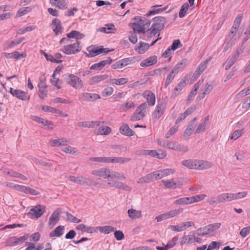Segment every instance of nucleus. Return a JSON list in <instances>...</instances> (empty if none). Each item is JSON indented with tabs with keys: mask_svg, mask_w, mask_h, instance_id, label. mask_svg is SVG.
Masks as SVG:
<instances>
[{
	"mask_svg": "<svg viewBox=\"0 0 250 250\" xmlns=\"http://www.w3.org/2000/svg\"><path fill=\"white\" fill-rule=\"evenodd\" d=\"M156 23L153 24L151 28L146 31L148 38H151L159 33L165 26L166 19L164 17H157L153 19Z\"/></svg>",
	"mask_w": 250,
	"mask_h": 250,
	"instance_id": "f257e3e1",
	"label": "nucleus"
},
{
	"mask_svg": "<svg viewBox=\"0 0 250 250\" xmlns=\"http://www.w3.org/2000/svg\"><path fill=\"white\" fill-rule=\"evenodd\" d=\"M90 160L92 161L98 162L100 163L123 164L129 162L130 161L131 159L129 158L122 157H92Z\"/></svg>",
	"mask_w": 250,
	"mask_h": 250,
	"instance_id": "f03ea898",
	"label": "nucleus"
},
{
	"mask_svg": "<svg viewBox=\"0 0 250 250\" xmlns=\"http://www.w3.org/2000/svg\"><path fill=\"white\" fill-rule=\"evenodd\" d=\"M137 20L136 22L132 24L131 28L135 33H145V26L149 25L150 23L149 21L145 18H136Z\"/></svg>",
	"mask_w": 250,
	"mask_h": 250,
	"instance_id": "7ed1b4c3",
	"label": "nucleus"
},
{
	"mask_svg": "<svg viewBox=\"0 0 250 250\" xmlns=\"http://www.w3.org/2000/svg\"><path fill=\"white\" fill-rule=\"evenodd\" d=\"M66 80L67 83L75 89H80L83 86V81L75 75L69 74Z\"/></svg>",
	"mask_w": 250,
	"mask_h": 250,
	"instance_id": "20e7f679",
	"label": "nucleus"
},
{
	"mask_svg": "<svg viewBox=\"0 0 250 250\" xmlns=\"http://www.w3.org/2000/svg\"><path fill=\"white\" fill-rule=\"evenodd\" d=\"M80 44V41H77L74 43L64 45L62 48V51L67 55L76 54L79 52L81 50Z\"/></svg>",
	"mask_w": 250,
	"mask_h": 250,
	"instance_id": "39448f33",
	"label": "nucleus"
},
{
	"mask_svg": "<svg viewBox=\"0 0 250 250\" xmlns=\"http://www.w3.org/2000/svg\"><path fill=\"white\" fill-rule=\"evenodd\" d=\"M146 104L144 103L140 105L136 109L135 112L131 117V120L133 121L142 119L146 115Z\"/></svg>",
	"mask_w": 250,
	"mask_h": 250,
	"instance_id": "423d86ee",
	"label": "nucleus"
},
{
	"mask_svg": "<svg viewBox=\"0 0 250 250\" xmlns=\"http://www.w3.org/2000/svg\"><path fill=\"white\" fill-rule=\"evenodd\" d=\"M28 234H25L24 235L19 238L15 236L10 237L7 240V245L10 247L16 246L23 243L28 238Z\"/></svg>",
	"mask_w": 250,
	"mask_h": 250,
	"instance_id": "0eeeda50",
	"label": "nucleus"
},
{
	"mask_svg": "<svg viewBox=\"0 0 250 250\" xmlns=\"http://www.w3.org/2000/svg\"><path fill=\"white\" fill-rule=\"evenodd\" d=\"M166 105V103L164 101L158 102L156 109L152 114L153 118L156 120L159 119L164 114Z\"/></svg>",
	"mask_w": 250,
	"mask_h": 250,
	"instance_id": "6e6552de",
	"label": "nucleus"
},
{
	"mask_svg": "<svg viewBox=\"0 0 250 250\" xmlns=\"http://www.w3.org/2000/svg\"><path fill=\"white\" fill-rule=\"evenodd\" d=\"M89 53L87 55L89 57L96 56L102 53H106L109 51L108 48H104L103 46L94 47L90 46L87 48Z\"/></svg>",
	"mask_w": 250,
	"mask_h": 250,
	"instance_id": "1a4fd4ad",
	"label": "nucleus"
},
{
	"mask_svg": "<svg viewBox=\"0 0 250 250\" xmlns=\"http://www.w3.org/2000/svg\"><path fill=\"white\" fill-rule=\"evenodd\" d=\"M143 154L144 155H148L152 157L157 158L159 159H162L167 156L166 151L162 150H144Z\"/></svg>",
	"mask_w": 250,
	"mask_h": 250,
	"instance_id": "9d476101",
	"label": "nucleus"
},
{
	"mask_svg": "<svg viewBox=\"0 0 250 250\" xmlns=\"http://www.w3.org/2000/svg\"><path fill=\"white\" fill-rule=\"evenodd\" d=\"M45 211V207L42 205H38L31 208L28 214L32 218H38L41 217Z\"/></svg>",
	"mask_w": 250,
	"mask_h": 250,
	"instance_id": "9b49d317",
	"label": "nucleus"
},
{
	"mask_svg": "<svg viewBox=\"0 0 250 250\" xmlns=\"http://www.w3.org/2000/svg\"><path fill=\"white\" fill-rule=\"evenodd\" d=\"M175 171L174 169L167 168L154 171L153 172V175H154V180H156L173 174Z\"/></svg>",
	"mask_w": 250,
	"mask_h": 250,
	"instance_id": "f8f14e48",
	"label": "nucleus"
},
{
	"mask_svg": "<svg viewBox=\"0 0 250 250\" xmlns=\"http://www.w3.org/2000/svg\"><path fill=\"white\" fill-rule=\"evenodd\" d=\"M9 92L13 96L22 100H26L29 99L26 92L20 89H14L13 88H10Z\"/></svg>",
	"mask_w": 250,
	"mask_h": 250,
	"instance_id": "ddd939ff",
	"label": "nucleus"
},
{
	"mask_svg": "<svg viewBox=\"0 0 250 250\" xmlns=\"http://www.w3.org/2000/svg\"><path fill=\"white\" fill-rule=\"evenodd\" d=\"M101 124L99 125H96L95 127H99L98 129L95 130V133L96 135H107L109 134L111 131V128L107 126L104 125V122L99 121Z\"/></svg>",
	"mask_w": 250,
	"mask_h": 250,
	"instance_id": "4468645a",
	"label": "nucleus"
},
{
	"mask_svg": "<svg viewBox=\"0 0 250 250\" xmlns=\"http://www.w3.org/2000/svg\"><path fill=\"white\" fill-rule=\"evenodd\" d=\"M210 59L206 60L202 62L198 66L195 72H194L193 77L194 79H197L200 75L205 71L207 67L208 63Z\"/></svg>",
	"mask_w": 250,
	"mask_h": 250,
	"instance_id": "2eb2a0df",
	"label": "nucleus"
},
{
	"mask_svg": "<svg viewBox=\"0 0 250 250\" xmlns=\"http://www.w3.org/2000/svg\"><path fill=\"white\" fill-rule=\"evenodd\" d=\"M108 78V76L106 74L96 75L90 78L87 83L89 85H94L104 81Z\"/></svg>",
	"mask_w": 250,
	"mask_h": 250,
	"instance_id": "dca6fc26",
	"label": "nucleus"
},
{
	"mask_svg": "<svg viewBox=\"0 0 250 250\" xmlns=\"http://www.w3.org/2000/svg\"><path fill=\"white\" fill-rule=\"evenodd\" d=\"M81 98L85 101H94L101 98L99 94L96 93H83L80 95Z\"/></svg>",
	"mask_w": 250,
	"mask_h": 250,
	"instance_id": "f3484780",
	"label": "nucleus"
},
{
	"mask_svg": "<svg viewBox=\"0 0 250 250\" xmlns=\"http://www.w3.org/2000/svg\"><path fill=\"white\" fill-rule=\"evenodd\" d=\"M143 96L146 100L149 105H154L156 101V98L155 95L151 91L146 90L144 92Z\"/></svg>",
	"mask_w": 250,
	"mask_h": 250,
	"instance_id": "a211bd4d",
	"label": "nucleus"
},
{
	"mask_svg": "<svg viewBox=\"0 0 250 250\" xmlns=\"http://www.w3.org/2000/svg\"><path fill=\"white\" fill-rule=\"evenodd\" d=\"M92 174L97 176L106 178L110 176V170L105 168H102L93 170Z\"/></svg>",
	"mask_w": 250,
	"mask_h": 250,
	"instance_id": "6ab92c4d",
	"label": "nucleus"
},
{
	"mask_svg": "<svg viewBox=\"0 0 250 250\" xmlns=\"http://www.w3.org/2000/svg\"><path fill=\"white\" fill-rule=\"evenodd\" d=\"M69 140L65 138H62L58 139H54L50 141V144L52 146L58 147L59 146H67Z\"/></svg>",
	"mask_w": 250,
	"mask_h": 250,
	"instance_id": "aec40b11",
	"label": "nucleus"
},
{
	"mask_svg": "<svg viewBox=\"0 0 250 250\" xmlns=\"http://www.w3.org/2000/svg\"><path fill=\"white\" fill-rule=\"evenodd\" d=\"M31 119L33 121L42 124V125L47 126L49 129H52L53 128V124L52 122L45 120L43 118H42L36 116H32L31 117Z\"/></svg>",
	"mask_w": 250,
	"mask_h": 250,
	"instance_id": "412c9836",
	"label": "nucleus"
},
{
	"mask_svg": "<svg viewBox=\"0 0 250 250\" xmlns=\"http://www.w3.org/2000/svg\"><path fill=\"white\" fill-rule=\"evenodd\" d=\"M107 186L110 188H115L123 189L124 190L127 191L130 190V187L124 185L123 183L117 181H114L112 182H108L107 183Z\"/></svg>",
	"mask_w": 250,
	"mask_h": 250,
	"instance_id": "4be33fe9",
	"label": "nucleus"
},
{
	"mask_svg": "<svg viewBox=\"0 0 250 250\" xmlns=\"http://www.w3.org/2000/svg\"><path fill=\"white\" fill-rule=\"evenodd\" d=\"M52 28L56 35L61 34L62 32V28L60 20L55 18L52 22Z\"/></svg>",
	"mask_w": 250,
	"mask_h": 250,
	"instance_id": "5701e85b",
	"label": "nucleus"
},
{
	"mask_svg": "<svg viewBox=\"0 0 250 250\" xmlns=\"http://www.w3.org/2000/svg\"><path fill=\"white\" fill-rule=\"evenodd\" d=\"M157 62V56H152L143 60L140 63V65L142 67H148L156 64Z\"/></svg>",
	"mask_w": 250,
	"mask_h": 250,
	"instance_id": "b1692460",
	"label": "nucleus"
},
{
	"mask_svg": "<svg viewBox=\"0 0 250 250\" xmlns=\"http://www.w3.org/2000/svg\"><path fill=\"white\" fill-rule=\"evenodd\" d=\"M68 178L72 182L80 185H88L90 184L91 181L85 178H83L82 176H79L75 177L74 176H69Z\"/></svg>",
	"mask_w": 250,
	"mask_h": 250,
	"instance_id": "393cba45",
	"label": "nucleus"
},
{
	"mask_svg": "<svg viewBox=\"0 0 250 250\" xmlns=\"http://www.w3.org/2000/svg\"><path fill=\"white\" fill-rule=\"evenodd\" d=\"M212 166V163L209 161L197 159L196 169L204 170L211 167Z\"/></svg>",
	"mask_w": 250,
	"mask_h": 250,
	"instance_id": "a878e982",
	"label": "nucleus"
},
{
	"mask_svg": "<svg viewBox=\"0 0 250 250\" xmlns=\"http://www.w3.org/2000/svg\"><path fill=\"white\" fill-rule=\"evenodd\" d=\"M233 200L232 193H222L217 196L218 203L230 202Z\"/></svg>",
	"mask_w": 250,
	"mask_h": 250,
	"instance_id": "bb28decb",
	"label": "nucleus"
},
{
	"mask_svg": "<svg viewBox=\"0 0 250 250\" xmlns=\"http://www.w3.org/2000/svg\"><path fill=\"white\" fill-rule=\"evenodd\" d=\"M60 214L58 210H55L49 218L48 225L51 228L54 227L60 219Z\"/></svg>",
	"mask_w": 250,
	"mask_h": 250,
	"instance_id": "cd10ccee",
	"label": "nucleus"
},
{
	"mask_svg": "<svg viewBox=\"0 0 250 250\" xmlns=\"http://www.w3.org/2000/svg\"><path fill=\"white\" fill-rule=\"evenodd\" d=\"M165 146L169 148V149H171L177 151H187L188 150V147L187 146L177 145L175 143L173 142H167Z\"/></svg>",
	"mask_w": 250,
	"mask_h": 250,
	"instance_id": "c85d7f7f",
	"label": "nucleus"
},
{
	"mask_svg": "<svg viewBox=\"0 0 250 250\" xmlns=\"http://www.w3.org/2000/svg\"><path fill=\"white\" fill-rule=\"evenodd\" d=\"M197 159H188L183 160L182 165L189 169H196Z\"/></svg>",
	"mask_w": 250,
	"mask_h": 250,
	"instance_id": "c756f323",
	"label": "nucleus"
},
{
	"mask_svg": "<svg viewBox=\"0 0 250 250\" xmlns=\"http://www.w3.org/2000/svg\"><path fill=\"white\" fill-rule=\"evenodd\" d=\"M100 124L98 121H84L79 122L78 124V125L80 127L93 128L96 125H100Z\"/></svg>",
	"mask_w": 250,
	"mask_h": 250,
	"instance_id": "7c9ffc66",
	"label": "nucleus"
},
{
	"mask_svg": "<svg viewBox=\"0 0 250 250\" xmlns=\"http://www.w3.org/2000/svg\"><path fill=\"white\" fill-rule=\"evenodd\" d=\"M127 213L129 217L132 220L137 219L142 217L141 211L132 208L128 209Z\"/></svg>",
	"mask_w": 250,
	"mask_h": 250,
	"instance_id": "2f4dec72",
	"label": "nucleus"
},
{
	"mask_svg": "<svg viewBox=\"0 0 250 250\" xmlns=\"http://www.w3.org/2000/svg\"><path fill=\"white\" fill-rule=\"evenodd\" d=\"M112 60L108 59L104 60L99 63H95L93 64L90 67V69L91 70L93 69H98L100 70L103 67H104L107 64H110L111 63Z\"/></svg>",
	"mask_w": 250,
	"mask_h": 250,
	"instance_id": "473e14b6",
	"label": "nucleus"
},
{
	"mask_svg": "<svg viewBox=\"0 0 250 250\" xmlns=\"http://www.w3.org/2000/svg\"><path fill=\"white\" fill-rule=\"evenodd\" d=\"M196 119L195 118L194 120L191 121L188 125L187 128L186 129L184 132V136L188 137L191 135L193 130L195 128V122Z\"/></svg>",
	"mask_w": 250,
	"mask_h": 250,
	"instance_id": "72a5a7b5",
	"label": "nucleus"
},
{
	"mask_svg": "<svg viewBox=\"0 0 250 250\" xmlns=\"http://www.w3.org/2000/svg\"><path fill=\"white\" fill-rule=\"evenodd\" d=\"M50 3L61 9H66L67 4L65 0H50Z\"/></svg>",
	"mask_w": 250,
	"mask_h": 250,
	"instance_id": "f704fd0d",
	"label": "nucleus"
},
{
	"mask_svg": "<svg viewBox=\"0 0 250 250\" xmlns=\"http://www.w3.org/2000/svg\"><path fill=\"white\" fill-rule=\"evenodd\" d=\"M149 45L148 43L141 42L139 45L135 47V50L140 54L145 53L148 49Z\"/></svg>",
	"mask_w": 250,
	"mask_h": 250,
	"instance_id": "c9c22d12",
	"label": "nucleus"
},
{
	"mask_svg": "<svg viewBox=\"0 0 250 250\" xmlns=\"http://www.w3.org/2000/svg\"><path fill=\"white\" fill-rule=\"evenodd\" d=\"M64 229V226H59L54 229V230L50 233L49 236L50 237H59L63 234Z\"/></svg>",
	"mask_w": 250,
	"mask_h": 250,
	"instance_id": "e433bc0d",
	"label": "nucleus"
},
{
	"mask_svg": "<svg viewBox=\"0 0 250 250\" xmlns=\"http://www.w3.org/2000/svg\"><path fill=\"white\" fill-rule=\"evenodd\" d=\"M154 180V175H153V172H152L139 178L137 182L141 184L148 183Z\"/></svg>",
	"mask_w": 250,
	"mask_h": 250,
	"instance_id": "4c0bfd02",
	"label": "nucleus"
},
{
	"mask_svg": "<svg viewBox=\"0 0 250 250\" xmlns=\"http://www.w3.org/2000/svg\"><path fill=\"white\" fill-rule=\"evenodd\" d=\"M184 243L188 242L189 243H192L194 242L201 243L202 239L196 237L193 235H188L184 237Z\"/></svg>",
	"mask_w": 250,
	"mask_h": 250,
	"instance_id": "58836bf2",
	"label": "nucleus"
},
{
	"mask_svg": "<svg viewBox=\"0 0 250 250\" xmlns=\"http://www.w3.org/2000/svg\"><path fill=\"white\" fill-rule=\"evenodd\" d=\"M120 132L125 135L131 136L133 135V131L129 128L128 125H123L120 128Z\"/></svg>",
	"mask_w": 250,
	"mask_h": 250,
	"instance_id": "ea45409f",
	"label": "nucleus"
},
{
	"mask_svg": "<svg viewBox=\"0 0 250 250\" xmlns=\"http://www.w3.org/2000/svg\"><path fill=\"white\" fill-rule=\"evenodd\" d=\"M188 64L187 59H183L181 62L178 63L175 65L174 68L172 69L173 72L177 73L182 68L185 67Z\"/></svg>",
	"mask_w": 250,
	"mask_h": 250,
	"instance_id": "a19ab883",
	"label": "nucleus"
},
{
	"mask_svg": "<svg viewBox=\"0 0 250 250\" xmlns=\"http://www.w3.org/2000/svg\"><path fill=\"white\" fill-rule=\"evenodd\" d=\"M175 205H186L191 204L190 197H183L177 199L174 201Z\"/></svg>",
	"mask_w": 250,
	"mask_h": 250,
	"instance_id": "79ce46f5",
	"label": "nucleus"
},
{
	"mask_svg": "<svg viewBox=\"0 0 250 250\" xmlns=\"http://www.w3.org/2000/svg\"><path fill=\"white\" fill-rule=\"evenodd\" d=\"M185 82L184 81H181L178 83L173 90V94L175 97L177 96L182 91L183 88L185 86Z\"/></svg>",
	"mask_w": 250,
	"mask_h": 250,
	"instance_id": "37998d69",
	"label": "nucleus"
},
{
	"mask_svg": "<svg viewBox=\"0 0 250 250\" xmlns=\"http://www.w3.org/2000/svg\"><path fill=\"white\" fill-rule=\"evenodd\" d=\"M25 245L27 246V248L25 250H41L43 249L42 245H39L36 247L35 244L29 242H26Z\"/></svg>",
	"mask_w": 250,
	"mask_h": 250,
	"instance_id": "c03bdc74",
	"label": "nucleus"
},
{
	"mask_svg": "<svg viewBox=\"0 0 250 250\" xmlns=\"http://www.w3.org/2000/svg\"><path fill=\"white\" fill-rule=\"evenodd\" d=\"M96 229L100 230L101 232L105 234H108L110 232H113L115 230V228L111 226H104V227H98L96 228Z\"/></svg>",
	"mask_w": 250,
	"mask_h": 250,
	"instance_id": "a18cd8bd",
	"label": "nucleus"
},
{
	"mask_svg": "<svg viewBox=\"0 0 250 250\" xmlns=\"http://www.w3.org/2000/svg\"><path fill=\"white\" fill-rule=\"evenodd\" d=\"M159 6H160V5H157L152 7V9L148 12L147 15L150 16L152 15H154L155 14L159 13L160 12H163L167 9V7H165L163 8H157Z\"/></svg>",
	"mask_w": 250,
	"mask_h": 250,
	"instance_id": "49530a36",
	"label": "nucleus"
},
{
	"mask_svg": "<svg viewBox=\"0 0 250 250\" xmlns=\"http://www.w3.org/2000/svg\"><path fill=\"white\" fill-rule=\"evenodd\" d=\"M111 82L117 85H121L128 82V79L125 78L120 79H113L111 80Z\"/></svg>",
	"mask_w": 250,
	"mask_h": 250,
	"instance_id": "de8ad7c7",
	"label": "nucleus"
},
{
	"mask_svg": "<svg viewBox=\"0 0 250 250\" xmlns=\"http://www.w3.org/2000/svg\"><path fill=\"white\" fill-rule=\"evenodd\" d=\"M183 209L182 208H178L177 209L171 210L168 212H167L168 219L175 217L179 215L180 213L183 212Z\"/></svg>",
	"mask_w": 250,
	"mask_h": 250,
	"instance_id": "09e8293b",
	"label": "nucleus"
},
{
	"mask_svg": "<svg viewBox=\"0 0 250 250\" xmlns=\"http://www.w3.org/2000/svg\"><path fill=\"white\" fill-rule=\"evenodd\" d=\"M206 195L204 194L196 195L195 196L190 197L191 204L196 203L205 199Z\"/></svg>",
	"mask_w": 250,
	"mask_h": 250,
	"instance_id": "8fccbe9b",
	"label": "nucleus"
},
{
	"mask_svg": "<svg viewBox=\"0 0 250 250\" xmlns=\"http://www.w3.org/2000/svg\"><path fill=\"white\" fill-rule=\"evenodd\" d=\"M163 183L167 188H176L177 183L173 180H163Z\"/></svg>",
	"mask_w": 250,
	"mask_h": 250,
	"instance_id": "3c124183",
	"label": "nucleus"
},
{
	"mask_svg": "<svg viewBox=\"0 0 250 250\" xmlns=\"http://www.w3.org/2000/svg\"><path fill=\"white\" fill-rule=\"evenodd\" d=\"M62 150L63 152L70 154H77L78 152V150L76 148L70 146L64 147L62 148Z\"/></svg>",
	"mask_w": 250,
	"mask_h": 250,
	"instance_id": "603ef678",
	"label": "nucleus"
},
{
	"mask_svg": "<svg viewBox=\"0 0 250 250\" xmlns=\"http://www.w3.org/2000/svg\"><path fill=\"white\" fill-rule=\"evenodd\" d=\"M189 5L188 2H185L183 4L182 7H181V9L180 10L179 13V16L180 18H183L187 13V10L188 9Z\"/></svg>",
	"mask_w": 250,
	"mask_h": 250,
	"instance_id": "864d4df0",
	"label": "nucleus"
},
{
	"mask_svg": "<svg viewBox=\"0 0 250 250\" xmlns=\"http://www.w3.org/2000/svg\"><path fill=\"white\" fill-rule=\"evenodd\" d=\"M31 11V8L30 7H27L24 8H20L17 12L16 18L21 17Z\"/></svg>",
	"mask_w": 250,
	"mask_h": 250,
	"instance_id": "5fc2aeb1",
	"label": "nucleus"
},
{
	"mask_svg": "<svg viewBox=\"0 0 250 250\" xmlns=\"http://www.w3.org/2000/svg\"><path fill=\"white\" fill-rule=\"evenodd\" d=\"M134 106L135 104L133 102H129L125 104H122L120 107V109L121 111H126L128 109L134 107Z\"/></svg>",
	"mask_w": 250,
	"mask_h": 250,
	"instance_id": "6e6d98bb",
	"label": "nucleus"
},
{
	"mask_svg": "<svg viewBox=\"0 0 250 250\" xmlns=\"http://www.w3.org/2000/svg\"><path fill=\"white\" fill-rule=\"evenodd\" d=\"M247 194L248 192L247 191H242L235 193H232L233 200L244 198L247 196Z\"/></svg>",
	"mask_w": 250,
	"mask_h": 250,
	"instance_id": "4d7b16f0",
	"label": "nucleus"
},
{
	"mask_svg": "<svg viewBox=\"0 0 250 250\" xmlns=\"http://www.w3.org/2000/svg\"><path fill=\"white\" fill-rule=\"evenodd\" d=\"M35 29V26H28L24 28H21L17 30V33L18 34H23L27 32L31 31Z\"/></svg>",
	"mask_w": 250,
	"mask_h": 250,
	"instance_id": "13d9d810",
	"label": "nucleus"
},
{
	"mask_svg": "<svg viewBox=\"0 0 250 250\" xmlns=\"http://www.w3.org/2000/svg\"><path fill=\"white\" fill-rule=\"evenodd\" d=\"M113 88L111 87L105 88L102 92V95L104 97L109 96L113 93Z\"/></svg>",
	"mask_w": 250,
	"mask_h": 250,
	"instance_id": "bf43d9fd",
	"label": "nucleus"
},
{
	"mask_svg": "<svg viewBox=\"0 0 250 250\" xmlns=\"http://www.w3.org/2000/svg\"><path fill=\"white\" fill-rule=\"evenodd\" d=\"M52 102L54 103H63V104H71L72 101L68 100L63 99L60 97H57L52 100Z\"/></svg>",
	"mask_w": 250,
	"mask_h": 250,
	"instance_id": "052dcab7",
	"label": "nucleus"
},
{
	"mask_svg": "<svg viewBox=\"0 0 250 250\" xmlns=\"http://www.w3.org/2000/svg\"><path fill=\"white\" fill-rule=\"evenodd\" d=\"M175 72H173V71L171 70L170 74L167 77L166 83H165V87L168 86L172 82V80L174 79L175 77Z\"/></svg>",
	"mask_w": 250,
	"mask_h": 250,
	"instance_id": "680f3d73",
	"label": "nucleus"
},
{
	"mask_svg": "<svg viewBox=\"0 0 250 250\" xmlns=\"http://www.w3.org/2000/svg\"><path fill=\"white\" fill-rule=\"evenodd\" d=\"M250 94V86L248 87L246 89L241 90L239 93L236 95L238 98L243 97L246 95Z\"/></svg>",
	"mask_w": 250,
	"mask_h": 250,
	"instance_id": "e2e57ef3",
	"label": "nucleus"
},
{
	"mask_svg": "<svg viewBox=\"0 0 250 250\" xmlns=\"http://www.w3.org/2000/svg\"><path fill=\"white\" fill-rule=\"evenodd\" d=\"M208 126V125L206 124V123L202 122L201 123L196 130V132L197 133H199L202 132H204L206 128Z\"/></svg>",
	"mask_w": 250,
	"mask_h": 250,
	"instance_id": "0e129e2a",
	"label": "nucleus"
},
{
	"mask_svg": "<svg viewBox=\"0 0 250 250\" xmlns=\"http://www.w3.org/2000/svg\"><path fill=\"white\" fill-rule=\"evenodd\" d=\"M66 216L67 219L70 221V222L75 223H78L81 221V220L77 217L74 216L73 215L69 213H66Z\"/></svg>",
	"mask_w": 250,
	"mask_h": 250,
	"instance_id": "69168bd1",
	"label": "nucleus"
},
{
	"mask_svg": "<svg viewBox=\"0 0 250 250\" xmlns=\"http://www.w3.org/2000/svg\"><path fill=\"white\" fill-rule=\"evenodd\" d=\"M221 226V223H215L212 224H210L207 226V229H209L210 232L214 231L216 230L218 228H220Z\"/></svg>",
	"mask_w": 250,
	"mask_h": 250,
	"instance_id": "338daca9",
	"label": "nucleus"
},
{
	"mask_svg": "<svg viewBox=\"0 0 250 250\" xmlns=\"http://www.w3.org/2000/svg\"><path fill=\"white\" fill-rule=\"evenodd\" d=\"M24 188L25 190V193L29 194L32 195H38L39 194V191L30 187H26V188Z\"/></svg>",
	"mask_w": 250,
	"mask_h": 250,
	"instance_id": "774afa93",
	"label": "nucleus"
}]
</instances>
